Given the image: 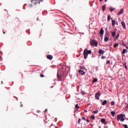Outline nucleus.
Instances as JSON below:
<instances>
[{"instance_id":"6ab92c4d","label":"nucleus","mask_w":128,"mask_h":128,"mask_svg":"<svg viewBox=\"0 0 128 128\" xmlns=\"http://www.w3.org/2000/svg\"><path fill=\"white\" fill-rule=\"evenodd\" d=\"M108 37H104V42H108Z\"/></svg>"},{"instance_id":"9d476101","label":"nucleus","mask_w":128,"mask_h":128,"mask_svg":"<svg viewBox=\"0 0 128 128\" xmlns=\"http://www.w3.org/2000/svg\"><path fill=\"white\" fill-rule=\"evenodd\" d=\"M98 54H104V52L102 49H99Z\"/></svg>"},{"instance_id":"9b49d317","label":"nucleus","mask_w":128,"mask_h":128,"mask_svg":"<svg viewBox=\"0 0 128 128\" xmlns=\"http://www.w3.org/2000/svg\"><path fill=\"white\" fill-rule=\"evenodd\" d=\"M78 72L81 74V76H84V72L82 70H80Z\"/></svg>"},{"instance_id":"ea45409f","label":"nucleus","mask_w":128,"mask_h":128,"mask_svg":"<svg viewBox=\"0 0 128 128\" xmlns=\"http://www.w3.org/2000/svg\"><path fill=\"white\" fill-rule=\"evenodd\" d=\"M125 68H126V70L128 69V67L126 66V64H125Z\"/></svg>"},{"instance_id":"f257e3e1","label":"nucleus","mask_w":128,"mask_h":128,"mask_svg":"<svg viewBox=\"0 0 128 128\" xmlns=\"http://www.w3.org/2000/svg\"><path fill=\"white\" fill-rule=\"evenodd\" d=\"M40 2H42V0H28L27 2L28 6V8H32L36 4H40Z\"/></svg>"},{"instance_id":"393cba45","label":"nucleus","mask_w":128,"mask_h":128,"mask_svg":"<svg viewBox=\"0 0 128 128\" xmlns=\"http://www.w3.org/2000/svg\"><path fill=\"white\" fill-rule=\"evenodd\" d=\"M98 82V78H94L92 81V82Z\"/></svg>"},{"instance_id":"7ed1b4c3","label":"nucleus","mask_w":128,"mask_h":128,"mask_svg":"<svg viewBox=\"0 0 128 128\" xmlns=\"http://www.w3.org/2000/svg\"><path fill=\"white\" fill-rule=\"evenodd\" d=\"M124 114H120V115H118L117 116V120H120V122H124Z\"/></svg>"},{"instance_id":"2eb2a0df","label":"nucleus","mask_w":128,"mask_h":128,"mask_svg":"<svg viewBox=\"0 0 128 128\" xmlns=\"http://www.w3.org/2000/svg\"><path fill=\"white\" fill-rule=\"evenodd\" d=\"M100 34H104V29L102 28H101L100 32Z\"/></svg>"},{"instance_id":"4be33fe9","label":"nucleus","mask_w":128,"mask_h":128,"mask_svg":"<svg viewBox=\"0 0 128 128\" xmlns=\"http://www.w3.org/2000/svg\"><path fill=\"white\" fill-rule=\"evenodd\" d=\"M102 10L104 12V10H106V6L104 5L102 7Z\"/></svg>"},{"instance_id":"c9c22d12","label":"nucleus","mask_w":128,"mask_h":128,"mask_svg":"<svg viewBox=\"0 0 128 128\" xmlns=\"http://www.w3.org/2000/svg\"><path fill=\"white\" fill-rule=\"evenodd\" d=\"M84 67L82 66H81L80 67V70H84Z\"/></svg>"},{"instance_id":"1a4fd4ad","label":"nucleus","mask_w":128,"mask_h":128,"mask_svg":"<svg viewBox=\"0 0 128 128\" xmlns=\"http://www.w3.org/2000/svg\"><path fill=\"white\" fill-rule=\"evenodd\" d=\"M124 13V9L122 8L120 10L118 14V16H120V14H122Z\"/></svg>"},{"instance_id":"49530a36","label":"nucleus","mask_w":128,"mask_h":128,"mask_svg":"<svg viewBox=\"0 0 128 128\" xmlns=\"http://www.w3.org/2000/svg\"><path fill=\"white\" fill-rule=\"evenodd\" d=\"M100 2H102V0H99Z\"/></svg>"},{"instance_id":"58836bf2","label":"nucleus","mask_w":128,"mask_h":128,"mask_svg":"<svg viewBox=\"0 0 128 128\" xmlns=\"http://www.w3.org/2000/svg\"><path fill=\"white\" fill-rule=\"evenodd\" d=\"M82 120H86V118L84 117H82Z\"/></svg>"},{"instance_id":"a878e982","label":"nucleus","mask_w":128,"mask_h":128,"mask_svg":"<svg viewBox=\"0 0 128 128\" xmlns=\"http://www.w3.org/2000/svg\"><path fill=\"white\" fill-rule=\"evenodd\" d=\"M90 118H92L93 120H96V117H94V116H90Z\"/></svg>"},{"instance_id":"de8ad7c7","label":"nucleus","mask_w":128,"mask_h":128,"mask_svg":"<svg viewBox=\"0 0 128 128\" xmlns=\"http://www.w3.org/2000/svg\"><path fill=\"white\" fill-rule=\"evenodd\" d=\"M126 48L128 50V46H126Z\"/></svg>"},{"instance_id":"cd10ccee","label":"nucleus","mask_w":128,"mask_h":128,"mask_svg":"<svg viewBox=\"0 0 128 128\" xmlns=\"http://www.w3.org/2000/svg\"><path fill=\"white\" fill-rule=\"evenodd\" d=\"M106 64H110V60H107Z\"/></svg>"},{"instance_id":"2f4dec72","label":"nucleus","mask_w":128,"mask_h":128,"mask_svg":"<svg viewBox=\"0 0 128 128\" xmlns=\"http://www.w3.org/2000/svg\"><path fill=\"white\" fill-rule=\"evenodd\" d=\"M119 36H120V34H118L117 36H116V40H118V38Z\"/></svg>"},{"instance_id":"bb28decb","label":"nucleus","mask_w":128,"mask_h":128,"mask_svg":"<svg viewBox=\"0 0 128 128\" xmlns=\"http://www.w3.org/2000/svg\"><path fill=\"white\" fill-rule=\"evenodd\" d=\"M75 107H76V108H77V110H78V108H80V107L78 106V104H76L75 106Z\"/></svg>"},{"instance_id":"20e7f679","label":"nucleus","mask_w":128,"mask_h":128,"mask_svg":"<svg viewBox=\"0 0 128 128\" xmlns=\"http://www.w3.org/2000/svg\"><path fill=\"white\" fill-rule=\"evenodd\" d=\"M91 46H98V42L96 40H92L90 42Z\"/></svg>"},{"instance_id":"5701e85b","label":"nucleus","mask_w":128,"mask_h":128,"mask_svg":"<svg viewBox=\"0 0 128 128\" xmlns=\"http://www.w3.org/2000/svg\"><path fill=\"white\" fill-rule=\"evenodd\" d=\"M126 50L124 49L123 50H122V54H126Z\"/></svg>"},{"instance_id":"c03bdc74","label":"nucleus","mask_w":128,"mask_h":128,"mask_svg":"<svg viewBox=\"0 0 128 128\" xmlns=\"http://www.w3.org/2000/svg\"><path fill=\"white\" fill-rule=\"evenodd\" d=\"M116 24L117 26H118V23L116 22Z\"/></svg>"},{"instance_id":"7c9ffc66","label":"nucleus","mask_w":128,"mask_h":128,"mask_svg":"<svg viewBox=\"0 0 128 128\" xmlns=\"http://www.w3.org/2000/svg\"><path fill=\"white\" fill-rule=\"evenodd\" d=\"M93 112H94V114H98V110H96L95 111H94Z\"/></svg>"},{"instance_id":"a211bd4d","label":"nucleus","mask_w":128,"mask_h":128,"mask_svg":"<svg viewBox=\"0 0 128 128\" xmlns=\"http://www.w3.org/2000/svg\"><path fill=\"white\" fill-rule=\"evenodd\" d=\"M110 12H114L116 10V8H112V7H110Z\"/></svg>"},{"instance_id":"79ce46f5","label":"nucleus","mask_w":128,"mask_h":128,"mask_svg":"<svg viewBox=\"0 0 128 128\" xmlns=\"http://www.w3.org/2000/svg\"><path fill=\"white\" fill-rule=\"evenodd\" d=\"M84 112H88V110H84Z\"/></svg>"},{"instance_id":"0eeeda50","label":"nucleus","mask_w":128,"mask_h":128,"mask_svg":"<svg viewBox=\"0 0 128 128\" xmlns=\"http://www.w3.org/2000/svg\"><path fill=\"white\" fill-rule=\"evenodd\" d=\"M121 24L124 30H126V23L122 21Z\"/></svg>"},{"instance_id":"4c0bfd02","label":"nucleus","mask_w":128,"mask_h":128,"mask_svg":"<svg viewBox=\"0 0 128 128\" xmlns=\"http://www.w3.org/2000/svg\"><path fill=\"white\" fill-rule=\"evenodd\" d=\"M122 46H126V44H124V42H122Z\"/></svg>"},{"instance_id":"f8f14e48","label":"nucleus","mask_w":128,"mask_h":128,"mask_svg":"<svg viewBox=\"0 0 128 128\" xmlns=\"http://www.w3.org/2000/svg\"><path fill=\"white\" fill-rule=\"evenodd\" d=\"M101 122H102V124H106V119L104 118H102L101 119Z\"/></svg>"},{"instance_id":"a19ab883","label":"nucleus","mask_w":128,"mask_h":128,"mask_svg":"<svg viewBox=\"0 0 128 128\" xmlns=\"http://www.w3.org/2000/svg\"><path fill=\"white\" fill-rule=\"evenodd\" d=\"M86 121L87 122H90V120H86Z\"/></svg>"},{"instance_id":"37998d69","label":"nucleus","mask_w":128,"mask_h":128,"mask_svg":"<svg viewBox=\"0 0 128 128\" xmlns=\"http://www.w3.org/2000/svg\"><path fill=\"white\" fill-rule=\"evenodd\" d=\"M48 112V109H46L44 112Z\"/></svg>"},{"instance_id":"b1692460","label":"nucleus","mask_w":128,"mask_h":128,"mask_svg":"<svg viewBox=\"0 0 128 128\" xmlns=\"http://www.w3.org/2000/svg\"><path fill=\"white\" fill-rule=\"evenodd\" d=\"M110 16L108 15V22H110Z\"/></svg>"},{"instance_id":"aec40b11","label":"nucleus","mask_w":128,"mask_h":128,"mask_svg":"<svg viewBox=\"0 0 128 128\" xmlns=\"http://www.w3.org/2000/svg\"><path fill=\"white\" fill-rule=\"evenodd\" d=\"M110 114L112 116H116V112H111Z\"/></svg>"},{"instance_id":"09e8293b","label":"nucleus","mask_w":128,"mask_h":128,"mask_svg":"<svg viewBox=\"0 0 128 128\" xmlns=\"http://www.w3.org/2000/svg\"><path fill=\"white\" fill-rule=\"evenodd\" d=\"M126 108H128V104L126 105Z\"/></svg>"},{"instance_id":"412c9836","label":"nucleus","mask_w":128,"mask_h":128,"mask_svg":"<svg viewBox=\"0 0 128 128\" xmlns=\"http://www.w3.org/2000/svg\"><path fill=\"white\" fill-rule=\"evenodd\" d=\"M118 43H116L114 46V48H118Z\"/></svg>"},{"instance_id":"6e6552de","label":"nucleus","mask_w":128,"mask_h":128,"mask_svg":"<svg viewBox=\"0 0 128 128\" xmlns=\"http://www.w3.org/2000/svg\"><path fill=\"white\" fill-rule=\"evenodd\" d=\"M46 58L48 60H52V55H48L46 56Z\"/></svg>"},{"instance_id":"f03ea898","label":"nucleus","mask_w":128,"mask_h":128,"mask_svg":"<svg viewBox=\"0 0 128 128\" xmlns=\"http://www.w3.org/2000/svg\"><path fill=\"white\" fill-rule=\"evenodd\" d=\"M92 54V50H88V49H84V58H85V60H86V58H88V54Z\"/></svg>"},{"instance_id":"8fccbe9b","label":"nucleus","mask_w":128,"mask_h":128,"mask_svg":"<svg viewBox=\"0 0 128 128\" xmlns=\"http://www.w3.org/2000/svg\"><path fill=\"white\" fill-rule=\"evenodd\" d=\"M55 128H59L58 127V126H56Z\"/></svg>"},{"instance_id":"ddd939ff","label":"nucleus","mask_w":128,"mask_h":128,"mask_svg":"<svg viewBox=\"0 0 128 128\" xmlns=\"http://www.w3.org/2000/svg\"><path fill=\"white\" fill-rule=\"evenodd\" d=\"M104 37H106V38H110V32H106L105 34Z\"/></svg>"},{"instance_id":"a18cd8bd","label":"nucleus","mask_w":128,"mask_h":128,"mask_svg":"<svg viewBox=\"0 0 128 128\" xmlns=\"http://www.w3.org/2000/svg\"><path fill=\"white\" fill-rule=\"evenodd\" d=\"M107 0H104V2H106Z\"/></svg>"},{"instance_id":"e433bc0d","label":"nucleus","mask_w":128,"mask_h":128,"mask_svg":"<svg viewBox=\"0 0 128 128\" xmlns=\"http://www.w3.org/2000/svg\"><path fill=\"white\" fill-rule=\"evenodd\" d=\"M78 124H80V118H79L78 120Z\"/></svg>"},{"instance_id":"c756f323","label":"nucleus","mask_w":128,"mask_h":128,"mask_svg":"<svg viewBox=\"0 0 128 128\" xmlns=\"http://www.w3.org/2000/svg\"><path fill=\"white\" fill-rule=\"evenodd\" d=\"M81 94L84 96V94H86V92L84 91H82Z\"/></svg>"},{"instance_id":"4468645a","label":"nucleus","mask_w":128,"mask_h":128,"mask_svg":"<svg viewBox=\"0 0 128 128\" xmlns=\"http://www.w3.org/2000/svg\"><path fill=\"white\" fill-rule=\"evenodd\" d=\"M108 102V101H106V100H104V101H103L102 103V106H106V104Z\"/></svg>"},{"instance_id":"c85d7f7f","label":"nucleus","mask_w":128,"mask_h":128,"mask_svg":"<svg viewBox=\"0 0 128 128\" xmlns=\"http://www.w3.org/2000/svg\"><path fill=\"white\" fill-rule=\"evenodd\" d=\"M111 106H114V101H112Z\"/></svg>"},{"instance_id":"dca6fc26","label":"nucleus","mask_w":128,"mask_h":128,"mask_svg":"<svg viewBox=\"0 0 128 128\" xmlns=\"http://www.w3.org/2000/svg\"><path fill=\"white\" fill-rule=\"evenodd\" d=\"M112 26H116V20H112Z\"/></svg>"},{"instance_id":"603ef678","label":"nucleus","mask_w":128,"mask_h":128,"mask_svg":"<svg viewBox=\"0 0 128 128\" xmlns=\"http://www.w3.org/2000/svg\"><path fill=\"white\" fill-rule=\"evenodd\" d=\"M37 20H38V18H37Z\"/></svg>"},{"instance_id":"473e14b6","label":"nucleus","mask_w":128,"mask_h":128,"mask_svg":"<svg viewBox=\"0 0 128 128\" xmlns=\"http://www.w3.org/2000/svg\"><path fill=\"white\" fill-rule=\"evenodd\" d=\"M102 58V60H104V58H106V56H102V58Z\"/></svg>"},{"instance_id":"f704fd0d","label":"nucleus","mask_w":128,"mask_h":128,"mask_svg":"<svg viewBox=\"0 0 128 128\" xmlns=\"http://www.w3.org/2000/svg\"><path fill=\"white\" fill-rule=\"evenodd\" d=\"M124 128H128V125H126V124H124Z\"/></svg>"},{"instance_id":"f3484780","label":"nucleus","mask_w":128,"mask_h":128,"mask_svg":"<svg viewBox=\"0 0 128 128\" xmlns=\"http://www.w3.org/2000/svg\"><path fill=\"white\" fill-rule=\"evenodd\" d=\"M116 32H112V38H114L116 36Z\"/></svg>"},{"instance_id":"72a5a7b5","label":"nucleus","mask_w":128,"mask_h":128,"mask_svg":"<svg viewBox=\"0 0 128 128\" xmlns=\"http://www.w3.org/2000/svg\"><path fill=\"white\" fill-rule=\"evenodd\" d=\"M40 76L41 78H44V74H40Z\"/></svg>"},{"instance_id":"39448f33","label":"nucleus","mask_w":128,"mask_h":128,"mask_svg":"<svg viewBox=\"0 0 128 128\" xmlns=\"http://www.w3.org/2000/svg\"><path fill=\"white\" fill-rule=\"evenodd\" d=\"M100 92H98L95 94V98L96 100H100Z\"/></svg>"},{"instance_id":"423d86ee","label":"nucleus","mask_w":128,"mask_h":128,"mask_svg":"<svg viewBox=\"0 0 128 128\" xmlns=\"http://www.w3.org/2000/svg\"><path fill=\"white\" fill-rule=\"evenodd\" d=\"M57 78H58L60 80H64V78L62 75L59 74H57Z\"/></svg>"},{"instance_id":"3c124183","label":"nucleus","mask_w":128,"mask_h":128,"mask_svg":"<svg viewBox=\"0 0 128 128\" xmlns=\"http://www.w3.org/2000/svg\"><path fill=\"white\" fill-rule=\"evenodd\" d=\"M2 84H4V82H2Z\"/></svg>"}]
</instances>
